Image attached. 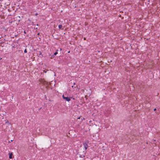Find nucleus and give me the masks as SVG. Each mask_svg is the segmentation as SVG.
Returning a JSON list of instances; mask_svg holds the SVG:
<instances>
[{
    "label": "nucleus",
    "mask_w": 160,
    "mask_h": 160,
    "mask_svg": "<svg viewBox=\"0 0 160 160\" xmlns=\"http://www.w3.org/2000/svg\"><path fill=\"white\" fill-rule=\"evenodd\" d=\"M63 98L66 101L69 102L70 101L71 99L70 98L68 97H65L64 95H63L62 96Z\"/></svg>",
    "instance_id": "obj_1"
},
{
    "label": "nucleus",
    "mask_w": 160,
    "mask_h": 160,
    "mask_svg": "<svg viewBox=\"0 0 160 160\" xmlns=\"http://www.w3.org/2000/svg\"><path fill=\"white\" fill-rule=\"evenodd\" d=\"M80 118V117L78 118V119H79Z\"/></svg>",
    "instance_id": "obj_10"
},
{
    "label": "nucleus",
    "mask_w": 160,
    "mask_h": 160,
    "mask_svg": "<svg viewBox=\"0 0 160 160\" xmlns=\"http://www.w3.org/2000/svg\"><path fill=\"white\" fill-rule=\"evenodd\" d=\"M80 158H84V155H80Z\"/></svg>",
    "instance_id": "obj_6"
},
{
    "label": "nucleus",
    "mask_w": 160,
    "mask_h": 160,
    "mask_svg": "<svg viewBox=\"0 0 160 160\" xmlns=\"http://www.w3.org/2000/svg\"><path fill=\"white\" fill-rule=\"evenodd\" d=\"M70 52L69 51L68 52V53H70Z\"/></svg>",
    "instance_id": "obj_11"
},
{
    "label": "nucleus",
    "mask_w": 160,
    "mask_h": 160,
    "mask_svg": "<svg viewBox=\"0 0 160 160\" xmlns=\"http://www.w3.org/2000/svg\"><path fill=\"white\" fill-rule=\"evenodd\" d=\"M39 56H40L42 57V53L40 52H39Z\"/></svg>",
    "instance_id": "obj_5"
},
{
    "label": "nucleus",
    "mask_w": 160,
    "mask_h": 160,
    "mask_svg": "<svg viewBox=\"0 0 160 160\" xmlns=\"http://www.w3.org/2000/svg\"><path fill=\"white\" fill-rule=\"evenodd\" d=\"M24 52L25 53H26L27 52V50L25 49L24 51Z\"/></svg>",
    "instance_id": "obj_8"
},
{
    "label": "nucleus",
    "mask_w": 160,
    "mask_h": 160,
    "mask_svg": "<svg viewBox=\"0 0 160 160\" xmlns=\"http://www.w3.org/2000/svg\"><path fill=\"white\" fill-rule=\"evenodd\" d=\"M62 27V25H58V28L59 29H61Z\"/></svg>",
    "instance_id": "obj_4"
},
{
    "label": "nucleus",
    "mask_w": 160,
    "mask_h": 160,
    "mask_svg": "<svg viewBox=\"0 0 160 160\" xmlns=\"http://www.w3.org/2000/svg\"><path fill=\"white\" fill-rule=\"evenodd\" d=\"M57 54H58V52H55L54 53V55H56Z\"/></svg>",
    "instance_id": "obj_7"
},
{
    "label": "nucleus",
    "mask_w": 160,
    "mask_h": 160,
    "mask_svg": "<svg viewBox=\"0 0 160 160\" xmlns=\"http://www.w3.org/2000/svg\"><path fill=\"white\" fill-rule=\"evenodd\" d=\"M156 108H155L154 109V110L155 111L156 110Z\"/></svg>",
    "instance_id": "obj_9"
},
{
    "label": "nucleus",
    "mask_w": 160,
    "mask_h": 160,
    "mask_svg": "<svg viewBox=\"0 0 160 160\" xmlns=\"http://www.w3.org/2000/svg\"><path fill=\"white\" fill-rule=\"evenodd\" d=\"M88 142H84L83 144L84 148L85 149V150H86L87 149V148L88 147Z\"/></svg>",
    "instance_id": "obj_2"
},
{
    "label": "nucleus",
    "mask_w": 160,
    "mask_h": 160,
    "mask_svg": "<svg viewBox=\"0 0 160 160\" xmlns=\"http://www.w3.org/2000/svg\"><path fill=\"white\" fill-rule=\"evenodd\" d=\"M9 158L10 159H12V153H9Z\"/></svg>",
    "instance_id": "obj_3"
}]
</instances>
